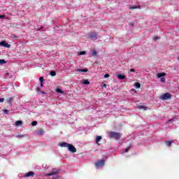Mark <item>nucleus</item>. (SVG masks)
Wrapping results in <instances>:
<instances>
[{"mask_svg": "<svg viewBox=\"0 0 179 179\" xmlns=\"http://www.w3.org/2000/svg\"><path fill=\"white\" fill-rule=\"evenodd\" d=\"M109 138L115 139V141H120L121 139V134L114 131L109 132Z\"/></svg>", "mask_w": 179, "mask_h": 179, "instance_id": "nucleus-1", "label": "nucleus"}, {"mask_svg": "<svg viewBox=\"0 0 179 179\" xmlns=\"http://www.w3.org/2000/svg\"><path fill=\"white\" fill-rule=\"evenodd\" d=\"M105 163H106V162L103 159L99 160L98 162H96L94 163L95 167H96V169L103 167V166H104Z\"/></svg>", "mask_w": 179, "mask_h": 179, "instance_id": "nucleus-2", "label": "nucleus"}, {"mask_svg": "<svg viewBox=\"0 0 179 179\" xmlns=\"http://www.w3.org/2000/svg\"><path fill=\"white\" fill-rule=\"evenodd\" d=\"M161 100H169L171 99V94L169 92H166L160 96Z\"/></svg>", "mask_w": 179, "mask_h": 179, "instance_id": "nucleus-3", "label": "nucleus"}, {"mask_svg": "<svg viewBox=\"0 0 179 179\" xmlns=\"http://www.w3.org/2000/svg\"><path fill=\"white\" fill-rule=\"evenodd\" d=\"M163 76H166V73H158L157 74V78H161V82H162V83H164V82H166V78Z\"/></svg>", "mask_w": 179, "mask_h": 179, "instance_id": "nucleus-4", "label": "nucleus"}, {"mask_svg": "<svg viewBox=\"0 0 179 179\" xmlns=\"http://www.w3.org/2000/svg\"><path fill=\"white\" fill-rule=\"evenodd\" d=\"M61 171L59 169H52L51 173H48L47 176H55L57 174H59V173Z\"/></svg>", "mask_w": 179, "mask_h": 179, "instance_id": "nucleus-5", "label": "nucleus"}, {"mask_svg": "<svg viewBox=\"0 0 179 179\" xmlns=\"http://www.w3.org/2000/svg\"><path fill=\"white\" fill-rule=\"evenodd\" d=\"M67 149L72 153H76V148H75V146H73L72 144H69Z\"/></svg>", "mask_w": 179, "mask_h": 179, "instance_id": "nucleus-6", "label": "nucleus"}, {"mask_svg": "<svg viewBox=\"0 0 179 179\" xmlns=\"http://www.w3.org/2000/svg\"><path fill=\"white\" fill-rule=\"evenodd\" d=\"M89 38H92V40H96L97 39V34L96 33L91 32L89 34Z\"/></svg>", "mask_w": 179, "mask_h": 179, "instance_id": "nucleus-7", "label": "nucleus"}, {"mask_svg": "<svg viewBox=\"0 0 179 179\" xmlns=\"http://www.w3.org/2000/svg\"><path fill=\"white\" fill-rule=\"evenodd\" d=\"M0 45H2L3 47H6V48H10V45L8 43H6L4 41L0 43Z\"/></svg>", "mask_w": 179, "mask_h": 179, "instance_id": "nucleus-8", "label": "nucleus"}, {"mask_svg": "<svg viewBox=\"0 0 179 179\" xmlns=\"http://www.w3.org/2000/svg\"><path fill=\"white\" fill-rule=\"evenodd\" d=\"M101 141V136H98L95 139V143H96V145L100 146V143H99V142H100Z\"/></svg>", "mask_w": 179, "mask_h": 179, "instance_id": "nucleus-9", "label": "nucleus"}, {"mask_svg": "<svg viewBox=\"0 0 179 179\" xmlns=\"http://www.w3.org/2000/svg\"><path fill=\"white\" fill-rule=\"evenodd\" d=\"M33 176H34V172H33V171H29V172H28V173H27L24 176V177H33Z\"/></svg>", "mask_w": 179, "mask_h": 179, "instance_id": "nucleus-10", "label": "nucleus"}, {"mask_svg": "<svg viewBox=\"0 0 179 179\" xmlns=\"http://www.w3.org/2000/svg\"><path fill=\"white\" fill-rule=\"evenodd\" d=\"M23 125V122L22 120H17L15 122L16 127H22Z\"/></svg>", "mask_w": 179, "mask_h": 179, "instance_id": "nucleus-11", "label": "nucleus"}, {"mask_svg": "<svg viewBox=\"0 0 179 179\" xmlns=\"http://www.w3.org/2000/svg\"><path fill=\"white\" fill-rule=\"evenodd\" d=\"M59 146H61V148H68L69 144L68 143L63 142L59 144Z\"/></svg>", "mask_w": 179, "mask_h": 179, "instance_id": "nucleus-12", "label": "nucleus"}, {"mask_svg": "<svg viewBox=\"0 0 179 179\" xmlns=\"http://www.w3.org/2000/svg\"><path fill=\"white\" fill-rule=\"evenodd\" d=\"M44 133L45 131L43 129H41L36 131L37 135H39L40 136H43Z\"/></svg>", "mask_w": 179, "mask_h": 179, "instance_id": "nucleus-13", "label": "nucleus"}, {"mask_svg": "<svg viewBox=\"0 0 179 179\" xmlns=\"http://www.w3.org/2000/svg\"><path fill=\"white\" fill-rule=\"evenodd\" d=\"M173 143V141H165V145L166 146H167L168 148H170V146H171V144Z\"/></svg>", "mask_w": 179, "mask_h": 179, "instance_id": "nucleus-14", "label": "nucleus"}, {"mask_svg": "<svg viewBox=\"0 0 179 179\" xmlns=\"http://www.w3.org/2000/svg\"><path fill=\"white\" fill-rule=\"evenodd\" d=\"M6 101H7L8 104L11 105L12 104V101H13V98H12V97L8 98L6 99Z\"/></svg>", "mask_w": 179, "mask_h": 179, "instance_id": "nucleus-15", "label": "nucleus"}, {"mask_svg": "<svg viewBox=\"0 0 179 179\" xmlns=\"http://www.w3.org/2000/svg\"><path fill=\"white\" fill-rule=\"evenodd\" d=\"M76 72H87V69H76Z\"/></svg>", "mask_w": 179, "mask_h": 179, "instance_id": "nucleus-16", "label": "nucleus"}, {"mask_svg": "<svg viewBox=\"0 0 179 179\" xmlns=\"http://www.w3.org/2000/svg\"><path fill=\"white\" fill-rule=\"evenodd\" d=\"M117 78L119 79H121L122 80H123V79H125V76L123 74H119V75H117Z\"/></svg>", "mask_w": 179, "mask_h": 179, "instance_id": "nucleus-17", "label": "nucleus"}, {"mask_svg": "<svg viewBox=\"0 0 179 179\" xmlns=\"http://www.w3.org/2000/svg\"><path fill=\"white\" fill-rule=\"evenodd\" d=\"M83 85H90V82L89 81V80H85L83 82Z\"/></svg>", "mask_w": 179, "mask_h": 179, "instance_id": "nucleus-18", "label": "nucleus"}, {"mask_svg": "<svg viewBox=\"0 0 179 179\" xmlns=\"http://www.w3.org/2000/svg\"><path fill=\"white\" fill-rule=\"evenodd\" d=\"M92 57H97V52H96V50H92Z\"/></svg>", "mask_w": 179, "mask_h": 179, "instance_id": "nucleus-19", "label": "nucleus"}, {"mask_svg": "<svg viewBox=\"0 0 179 179\" xmlns=\"http://www.w3.org/2000/svg\"><path fill=\"white\" fill-rule=\"evenodd\" d=\"M50 75L51 76H55V75H57V73H56L55 71H51L50 72Z\"/></svg>", "mask_w": 179, "mask_h": 179, "instance_id": "nucleus-20", "label": "nucleus"}, {"mask_svg": "<svg viewBox=\"0 0 179 179\" xmlns=\"http://www.w3.org/2000/svg\"><path fill=\"white\" fill-rule=\"evenodd\" d=\"M135 87H136V89H139L141 87V83H136Z\"/></svg>", "mask_w": 179, "mask_h": 179, "instance_id": "nucleus-21", "label": "nucleus"}, {"mask_svg": "<svg viewBox=\"0 0 179 179\" xmlns=\"http://www.w3.org/2000/svg\"><path fill=\"white\" fill-rule=\"evenodd\" d=\"M12 78V75H10L9 73H6L5 78Z\"/></svg>", "mask_w": 179, "mask_h": 179, "instance_id": "nucleus-22", "label": "nucleus"}, {"mask_svg": "<svg viewBox=\"0 0 179 179\" xmlns=\"http://www.w3.org/2000/svg\"><path fill=\"white\" fill-rule=\"evenodd\" d=\"M56 91L57 92V93H60V94L64 93V92H62V90H61V89H59V88H57V89L56 90Z\"/></svg>", "mask_w": 179, "mask_h": 179, "instance_id": "nucleus-23", "label": "nucleus"}, {"mask_svg": "<svg viewBox=\"0 0 179 179\" xmlns=\"http://www.w3.org/2000/svg\"><path fill=\"white\" fill-rule=\"evenodd\" d=\"M138 108H143L144 110H146V106H138Z\"/></svg>", "mask_w": 179, "mask_h": 179, "instance_id": "nucleus-24", "label": "nucleus"}, {"mask_svg": "<svg viewBox=\"0 0 179 179\" xmlns=\"http://www.w3.org/2000/svg\"><path fill=\"white\" fill-rule=\"evenodd\" d=\"M31 125H32L33 127H36V125H37V121H34V122H31Z\"/></svg>", "mask_w": 179, "mask_h": 179, "instance_id": "nucleus-25", "label": "nucleus"}, {"mask_svg": "<svg viewBox=\"0 0 179 179\" xmlns=\"http://www.w3.org/2000/svg\"><path fill=\"white\" fill-rule=\"evenodd\" d=\"M129 149H131V145L129 146L127 148H126V149L124 150V152H126V153H128V152H129Z\"/></svg>", "mask_w": 179, "mask_h": 179, "instance_id": "nucleus-26", "label": "nucleus"}, {"mask_svg": "<svg viewBox=\"0 0 179 179\" xmlns=\"http://www.w3.org/2000/svg\"><path fill=\"white\" fill-rule=\"evenodd\" d=\"M86 54V51H81L79 53V55H85Z\"/></svg>", "mask_w": 179, "mask_h": 179, "instance_id": "nucleus-27", "label": "nucleus"}, {"mask_svg": "<svg viewBox=\"0 0 179 179\" xmlns=\"http://www.w3.org/2000/svg\"><path fill=\"white\" fill-rule=\"evenodd\" d=\"M6 64V62L5 61V59H0V64Z\"/></svg>", "mask_w": 179, "mask_h": 179, "instance_id": "nucleus-28", "label": "nucleus"}, {"mask_svg": "<svg viewBox=\"0 0 179 179\" xmlns=\"http://www.w3.org/2000/svg\"><path fill=\"white\" fill-rule=\"evenodd\" d=\"M39 80H40L41 83L44 82V78L43 77H40Z\"/></svg>", "mask_w": 179, "mask_h": 179, "instance_id": "nucleus-29", "label": "nucleus"}, {"mask_svg": "<svg viewBox=\"0 0 179 179\" xmlns=\"http://www.w3.org/2000/svg\"><path fill=\"white\" fill-rule=\"evenodd\" d=\"M3 113H4V114H8L9 113V110H8L7 109L3 110Z\"/></svg>", "mask_w": 179, "mask_h": 179, "instance_id": "nucleus-30", "label": "nucleus"}, {"mask_svg": "<svg viewBox=\"0 0 179 179\" xmlns=\"http://www.w3.org/2000/svg\"><path fill=\"white\" fill-rule=\"evenodd\" d=\"M109 76H110V74H105L104 75L105 79H107V78H108Z\"/></svg>", "mask_w": 179, "mask_h": 179, "instance_id": "nucleus-31", "label": "nucleus"}, {"mask_svg": "<svg viewBox=\"0 0 179 179\" xmlns=\"http://www.w3.org/2000/svg\"><path fill=\"white\" fill-rule=\"evenodd\" d=\"M3 101H5V99L1 98L0 99V103H3Z\"/></svg>", "mask_w": 179, "mask_h": 179, "instance_id": "nucleus-32", "label": "nucleus"}, {"mask_svg": "<svg viewBox=\"0 0 179 179\" xmlns=\"http://www.w3.org/2000/svg\"><path fill=\"white\" fill-rule=\"evenodd\" d=\"M130 9H138V6H132Z\"/></svg>", "mask_w": 179, "mask_h": 179, "instance_id": "nucleus-33", "label": "nucleus"}, {"mask_svg": "<svg viewBox=\"0 0 179 179\" xmlns=\"http://www.w3.org/2000/svg\"><path fill=\"white\" fill-rule=\"evenodd\" d=\"M0 19H5V15H0Z\"/></svg>", "mask_w": 179, "mask_h": 179, "instance_id": "nucleus-34", "label": "nucleus"}, {"mask_svg": "<svg viewBox=\"0 0 179 179\" xmlns=\"http://www.w3.org/2000/svg\"><path fill=\"white\" fill-rule=\"evenodd\" d=\"M153 40H155V41H156L157 40H159V36H155Z\"/></svg>", "mask_w": 179, "mask_h": 179, "instance_id": "nucleus-35", "label": "nucleus"}, {"mask_svg": "<svg viewBox=\"0 0 179 179\" xmlns=\"http://www.w3.org/2000/svg\"><path fill=\"white\" fill-rule=\"evenodd\" d=\"M130 72H135V69H130Z\"/></svg>", "mask_w": 179, "mask_h": 179, "instance_id": "nucleus-36", "label": "nucleus"}, {"mask_svg": "<svg viewBox=\"0 0 179 179\" xmlns=\"http://www.w3.org/2000/svg\"><path fill=\"white\" fill-rule=\"evenodd\" d=\"M17 138H23V136L19 135V136H17Z\"/></svg>", "mask_w": 179, "mask_h": 179, "instance_id": "nucleus-37", "label": "nucleus"}, {"mask_svg": "<svg viewBox=\"0 0 179 179\" xmlns=\"http://www.w3.org/2000/svg\"><path fill=\"white\" fill-rule=\"evenodd\" d=\"M41 86L43 87V86H44V84L43 83H41Z\"/></svg>", "mask_w": 179, "mask_h": 179, "instance_id": "nucleus-38", "label": "nucleus"}, {"mask_svg": "<svg viewBox=\"0 0 179 179\" xmlns=\"http://www.w3.org/2000/svg\"><path fill=\"white\" fill-rule=\"evenodd\" d=\"M103 87H107V85L104 84Z\"/></svg>", "mask_w": 179, "mask_h": 179, "instance_id": "nucleus-39", "label": "nucleus"}, {"mask_svg": "<svg viewBox=\"0 0 179 179\" xmlns=\"http://www.w3.org/2000/svg\"><path fill=\"white\" fill-rule=\"evenodd\" d=\"M171 121H173V120H169L168 122H171Z\"/></svg>", "mask_w": 179, "mask_h": 179, "instance_id": "nucleus-40", "label": "nucleus"}, {"mask_svg": "<svg viewBox=\"0 0 179 179\" xmlns=\"http://www.w3.org/2000/svg\"><path fill=\"white\" fill-rule=\"evenodd\" d=\"M42 94H45V92H42Z\"/></svg>", "mask_w": 179, "mask_h": 179, "instance_id": "nucleus-41", "label": "nucleus"}, {"mask_svg": "<svg viewBox=\"0 0 179 179\" xmlns=\"http://www.w3.org/2000/svg\"><path fill=\"white\" fill-rule=\"evenodd\" d=\"M130 25H131V26H134V24H131V23H130Z\"/></svg>", "mask_w": 179, "mask_h": 179, "instance_id": "nucleus-42", "label": "nucleus"}, {"mask_svg": "<svg viewBox=\"0 0 179 179\" xmlns=\"http://www.w3.org/2000/svg\"><path fill=\"white\" fill-rule=\"evenodd\" d=\"M178 59H179V57H178Z\"/></svg>", "mask_w": 179, "mask_h": 179, "instance_id": "nucleus-43", "label": "nucleus"}]
</instances>
